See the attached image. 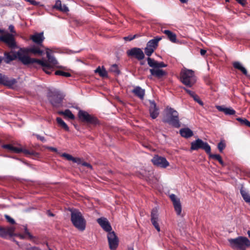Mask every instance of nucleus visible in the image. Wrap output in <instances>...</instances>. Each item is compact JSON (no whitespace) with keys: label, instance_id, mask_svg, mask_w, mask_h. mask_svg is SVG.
I'll list each match as a JSON object with an SVG mask.
<instances>
[{"label":"nucleus","instance_id":"obj_52","mask_svg":"<svg viewBox=\"0 0 250 250\" xmlns=\"http://www.w3.org/2000/svg\"><path fill=\"white\" fill-rule=\"evenodd\" d=\"M33 135H35L37 137L38 140H40L42 142H45L46 141V140L43 136H41L39 134H34Z\"/></svg>","mask_w":250,"mask_h":250},{"label":"nucleus","instance_id":"obj_16","mask_svg":"<svg viewBox=\"0 0 250 250\" xmlns=\"http://www.w3.org/2000/svg\"><path fill=\"white\" fill-rule=\"evenodd\" d=\"M169 198L172 202L174 209L177 215H180L182 211V206L180 199L177 198L176 196L174 194H170L169 195Z\"/></svg>","mask_w":250,"mask_h":250},{"label":"nucleus","instance_id":"obj_36","mask_svg":"<svg viewBox=\"0 0 250 250\" xmlns=\"http://www.w3.org/2000/svg\"><path fill=\"white\" fill-rule=\"evenodd\" d=\"M240 193L245 201L250 203V195L243 188L240 189Z\"/></svg>","mask_w":250,"mask_h":250},{"label":"nucleus","instance_id":"obj_44","mask_svg":"<svg viewBox=\"0 0 250 250\" xmlns=\"http://www.w3.org/2000/svg\"><path fill=\"white\" fill-rule=\"evenodd\" d=\"M62 156L68 161H71L73 162V160H75V157H73L72 155L65 153H63Z\"/></svg>","mask_w":250,"mask_h":250},{"label":"nucleus","instance_id":"obj_25","mask_svg":"<svg viewBox=\"0 0 250 250\" xmlns=\"http://www.w3.org/2000/svg\"><path fill=\"white\" fill-rule=\"evenodd\" d=\"M162 39V37H156L154 39L149 41L147 42L146 46L155 50L158 46L159 42L161 41Z\"/></svg>","mask_w":250,"mask_h":250},{"label":"nucleus","instance_id":"obj_18","mask_svg":"<svg viewBox=\"0 0 250 250\" xmlns=\"http://www.w3.org/2000/svg\"><path fill=\"white\" fill-rule=\"evenodd\" d=\"M30 39L37 45L40 46H43L42 42L44 40L43 33H36L30 36Z\"/></svg>","mask_w":250,"mask_h":250},{"label":"nucleus","instance_id":"obj_32","mask_svg":"<svg viewBox=\"0 0 250 250\" xmlns=\"http://www.w3.org/2000/svg\"><path fill=\"white\" fill-rule=\"evenodd\" d=\"M233 67L236 69L241 71L242 73L245 76L248 75V71L247 69L243 66L242 64L239 62H232Z\"/></svg>","mask_w":250,"mask_h":250},{"label":"nucleus","instance_id":"obj_20","mask_svg":"<svg viewBox=\"0 0 250 250\" xmlns=\"http://www.w3.org/2000/svg\"><path fill=\"white\" fill-rule=\"evenodd\" d=\"M147 63L148 65L152 68L160 69L161 68L166 67L167 65L164 62H158L154 59L150 57L147 58Z\"/></svg>","mask_w":250,"mask_h":250},{"label":"nucleus","instance_id":"obj_41","mask_svg":"<svg viewBox=\"0 0 250 250\" xmlns=\"http://www.w3.org/2000/svg\"><path fill=\"white\" fill-rule=\"evenodd\" d=\"M109 71L110 72H114L117 75L120 74V71L119 70L118 65L116 64H114L111 66Z\"/></svg>","mask_w":250,"mask_h":250},{"label":"nucleus","instance_id":"obj_63","mask_svg":"<svg viewBox=\"0 0 250 250\" xmlns=\"http://www.w3.org/2000/svg\"><path fill=\"white\" fill-rule=\"evenodd\" d=\"M3 60V57L0 56V64L1 63L2 61Z\"/></svg>","mask_w":250,"mask_h":250},{"label":"nucleus","instance_id":"obj_28","mask_svg":"<svg viewBox=\"0 0 250 250\" xmlns=\"http://www.w3.org/2000/svg\"><path fill=\"white\" fill-rule=\"evenodd\" d=\"M53 8L54 9H57L60 11L66 13L69 11L68 8L66 6V5L63 4V5L62 4L61 1L60 0H57L56 1L55 4L53 6Z\"/></svg>","mask_w":250,"mask_h":250},{"label":"nucleus","instance_id":"obj_24","mask_svg":"<svg viewBox=\"0 0 250 250\" xmlns=\"http://www.w3.org/2000/svg\"><path fill=\"white\" fill-rule=\"evenodd\" d=\"M158 108L154 102H150L149 107V113L150 117L153 119H156L159 115Z\"/></svg>","mask_w":250,"mask_h":250},{"label":"nucleus","instance_id":"obj_17","mask_svg":"<svg viewBox=\"0 0 250 250\" xmlns=\"http://www.w3.org/2000/svg\"><path fill=\"white\" fill-rule=\"evenodd\" d=\"M15 229L13 227L2 228L0 227V236L3 238H7V237H12L14 235Z\"/></svg>","mask_w":250,"mask_h":250},{"label":"nucleus","instance_id":"obj_39","mask_svg":"<svg viewBox=\"0 0 250 250\" xmlns=\"http://www.w3.org/2000/svg\"><path fill=\"white\" fill-rule=\"evenodd\" d=\"M236 120L240 123V125L250 127V122L247 119L238 117Z\"/></svg>","mask_w":250,"mask_h":250},{"label":"nucleus","instance_id":"obj_2","mask_svg":"<svg viewBox=\"0 0 250 250\" xmlns=\"http://www.w3.org/2000/svg\"><path fill=\"white\" fill-rule=\"evenodd\" d=\"M70 211L73 225L78 230L83 231L85 229L86 220L82 212L77 209H70Z\"/></svg>","mask_w":250,"mask_h":250},{"label":"nucleus","instance_id":"obj_6","mask_svg":"<svg viewBox=\"0 0 250 250\" xmlns=\"http://www.w3.org/2000/svg\"><path fill=\"white\" fill-rule=\"evenodd\" d=\"M29 65L35 68H38V65L42 66L43 71L47 74H50L54 67L49 64L45 60H39L34 58H32L31 63Z\"/></svg>","mask_w":250,"mask_h":250},{"label":"nucleus","instance_id":"obj_46","mask_svg":"<svg viewBox=\"0 0 250 250\" xmlns=\"http://www.w3.org/2000/svg\"><path fill=\"white\" fill-rule=\"evenodd\" d=\"M20 149L21 150L20 151V153H23L24 154L27 155H33L34 151H30L26 149H22L21 148H20Z\"/></svg>","mask_w":250,"mask_h":250},{"label":"nucleus","instance_id":"obj_57","mask_svg":"<svg viewBox=\"0 0 250 250\" xmlns=\"http://www.w3.org/2000/svg\"><path fill=\"white\" fill-rule=\"evenodd\" d=\"M73 162L76 163L78 164H82V160L80 158H75V160H73Z\"/></svg>","mask_w":250,"mask_h":250},{"label":"nucleus","instance_id":"obj_60","mask_svg":"<svg viewBox=\"0 0 250 250\" xmlns=\"http://www.w3.org/2000/svg\"><path fill=\"white\" fill-rule=\"evenodd\" d=\"M49 149L54 151V152H57V149L56 148H55V147H49Z\"/></svg>","mask_w":250,"mask_h":250},{"label":"nucleus","instance_id":"obj_55","mask_svg":"<svg viewBox=\"0 0 250 250\" xmlns=\"http://www.w3.org/2000/svg\"><path fill=\"white\" fill-rule=\"evenodd\" d=\"M16 235H14V236H18L21 239H23L26 238V236L24 234H16Z\"/></svg>","mask_w":250,"mask_h":250},{"label":"nucleus","instance_id":"obj_62","mask_svg":"<svg viewBox=\"0 0 250 250\" xmlns=\"http://www.w3.org/2000/svg\"><path fill=\"white\" fill-rule=\"evenodd\" d=\"M127 250H134V249H133V247H128V248Z\"/></svg>","mask_w":250,"mask_h":250},{"label":"nucleus","instance_id":"obj_11","mask_svg":"<svg viewBox=\"0 0 250 250\" xmlns=\"http://www.w3.org/2000/svg\"><path fill=\"white\" fill-rule=\"evenodd\" d=\"M43 47V46H40L38 45H34L30 47L21 48V51L24 55L28 56L29 53H31L35 56H41L43 54L44 52L41 49V47Z\"/></svg>","mask_w":250,"mask_h":250},{"label":"nucleus","instance_id":"obj_47","mask_svg":"<svg viewBox=\"0 0 250 250\" xmlns=\"http://www.w3.org/2000/svg\"><path fill=\"white\" fill-rule=\"evenodd\" d=\"M4 217L5 219H6L7 221L9 222L10 224L14 225L16 224V222L14 219L11 218L10 216L8 215L5 214L4 215Z\"/></svg>","mask_w":250,"mask_h":250},{"label":"nucleus","instance_id":"obj_22","mask_svg":"<svg viewBox=\"0 0 250 250\" xmlns=\"http://www.w3.org/2000/svg\"><path fill=\"white\" fill-rule=\"evenodd\" d=\"M151 76H153L158 79H162L167 75V73L165 70L158 68H152L149 70Z\"/></svg>","mask_w":250,"mask_h":250},{"label":"nucleus","instance_id":"obj_59","mask_svg":"<svg viewBox=\"0 0 250 250\" xmlns=\"http://www.w3.org/2000/svg\"><path fill=\"white\" fill-rule=\"evenodd\" d=\"M200 54L202 55V56H204L206 53H207V51L205 49H201L200 50Z\"/></svg>","mask_w":250,"mask_h":250},{"label":"nucleus","instance_id":"obj_56","mask_svg":"<svg viewBox=\"0 0 250 250\" xmlns=\"http://www.w3.org/2000/svg\"><path fill=\"white\" fill-rule=\"evenodd\" d=\"M82 165L83 166H85V167H88V168H92V166H91V165L90 164H89V163H87V162H83V163H82Z\"/></svg>","mask_w":250,"mask_h":250},{"label":"nucleus","instance_id":"obj_31","mask_svg":"<svg viewBox=\"0 0 250 250\" xmlns=\"http://www.w3.org/2000/svg\"><path fill=\"white\" fill-rule=\"evenodd\" d=\"M46 49L47 50L46 53V57L47 58V61H46V62L49 64H50L51 66L55 67L58 63L57 61L53 56L51 55L50 54L49 52V49L48 48H46Z\"/></svg>","mask_w":250,"mask_h":250},{"label":"nucleus","instance_id":"obj_7","mask_svg":"<svg viewBox=\"0 0 250 250\" xmlns=\"http://www.w3.org/2000/svg\"><path fill=\"white\" fill-rule=\"evenodd\" d=\"M78 115L79 119L82 122L93 125H96L99 124L98 119L94 115L89 114L86 111L80 110Z\"/></svg>","mask_w":250,"mask_h":250},{"label":"nucleus","instance_id":"obj_13","mask_svg":"<svg viewBox=\"0 0 250 250\" xmlns=\"http://www.w3.org/2000/svg\"><path fill=\"white\" fill-rule=\"evenodd\" d=\"M127 55L130 57H134L138 61H141L145 58V54L143 50L138 47H133L126 52Z\"/></svg>","mask_w":250,"mask_h":250},{"label":"nucleus","instance_id":"obj_19","mask_svg":"<svg viewBox=\"0 0 250 250\" xmlns=\"http://www.w3.org/2000/svg\"><path fill=\"white\" fill-rule=\"evenodd\" d=\"M158 211L156 208H153L151 210V221L156 229V230L159 232L160 231V228L159 227V224L158 223Z\"/></svg>","mask_w":250,"mask_h":250},{"label":"nucleus","instance_id":"obj_64","mask_svg":"<svg viewBox=\"0 0 250 250\" xmlns=\"http://www.w3.org/2000/svg\"><path fill=\"white\" fill-rule=\"evenodd\" d=\"M247 234H248L249 237L250 238V230L248 231Z\"/></svg>","mask_w":250,"mask_h":250},{"label":"nucleus","instance_id":"obj_51","mask_svg":"<svg viewBox=\"0 0 250 250\" xmlns=\"http://www.w3.org/2000/svg\"><path fill=\"white\" fill-rule=\"evenodd\" d=\"M183 89L187 93H188L191 97H192L195 94V92L191 91V90H190L189 89H188L186 87H183Z\"/></svg>","mask_w":250,"mask_h":250},{"label":"nucleus","instance_id":"obj_49","mask_svg":"<svg viewBox=\"0 0 250 250\" xmlns=\"http://www.w3.org/2000/svg\"><path fill=\"white\" fill-rule=\"evenodd\" d=\"M137 36V35H134V36H128L127 37H125L124 38V39L125 41H131L133 40V39H135L136 37Z\"/></svg>","mask_w":250,"mask_h":250},{"label":"nucleus","instance_id":"obj_53","mask_svg":"<svg viewBox=\"0 0 250 250\" xmlns=\"http://www.w3.org/2000/svg\"><path fill=\"white\" fill-rule=\"evenodd\" d=\"M242 6H245L247 3L246 0H235Z\"/></svg>","mask_w":250,"mask_h":250},{"label":"nucleus","instance_id":"obj_35","mask_svg":"<svg viewBox=\"0 0 250 250\" xmlns=\"http://www.w3.org/2000/svg\"><path fill=\"white\" fill-rule=\"evenodd\" d=\"M56 121L58 125L64 130L66 131H69V127L67 125V124L62 120V119L60 117H57L56 119Z\"/></svg>","mask_w":250,"mask_h":250},{"label":"nucleus","instance_id":"obj_30","mask_svg":"<svg viewBox=\"0 0 250 250\" xmlns=\"http://www.w3.org/2000/svg\"><path fill=\"white\" fill-rule=\"evenodd\" d=\"M1 147L9 152L16 153H20V151H21L20 148L14 146L11 144H3L2 145Z\"/></svg>","mask_w":250,"mask_h":250},{"label":"nucleus","instance_id":"obj_27","mask_svg":"<svg viewBox=\"0 0 250 250\" xmlns=\"http://www.w3.org/2000/svg\"><path fill=\"white\" fill-rule=\"evenodd\" d=\"M179 133L181 136L185 138H189L193 135V131L188 127L181 128Z\"/></svg>","mask_w":250,"mask_h":250},{"label":"nucleus","instance_id":"obj_37","mask_svg":"<svg viewBox=\"0 0 250 250\" xmlns=\"http://www.w3.org/2000/svg\"><path fill=\"white\" fill-rule=\"evenodd\" d=\"M95 72L96 73H98L99 75L102 77H107V72L104 67H103L102 69H101L100 66H99L95 70Z\"/></svg>","mask_w":250,"mask_h":250},{"label":"nucleus","instance_id":"obj_29","mask_svg":"<svg viewBox=\"0 0 250 250\" xmlns=\"http://www.w3.org/2000/svg\"><path fill=\"white\" fill-rule=\"evenodd\" d=\"M132 92L134 94L135 96L139 98L140 99H144L145 94V91L140 86L135 87L132 91Z\"/></svg>","mask_w":250,"mask_h":250},{"label":"nucleus","instance_id":"obj_15","mask_svg":"<svg viewBox=\"0 0 250 250\" xmlns=\"http://www.w3.org/2000/svg\"><path fill=\"white\" fill-rule=\"evenodd\" d=\"M63 99L61 94L57 92H51L49 96V100L53 106H58Z\"/></svg>","mask_w":250,"mask_h":250},{"label":"nucleus","instance_id":"obj_45","mask_svg":"<svg viewBox=\"0 0 250 250\" xmlns=\"http://www.w3.org/2000/svg\"><path fill=\"white\" fill-rule=\"evenodd\" d=\"M194 100L198 103L200 105L203 106L204 105L203 102L201 100L199 97L197 95L195 94L194 96L192 97Z\"/></svg>","mask_w":250,"mask_h":250},{"label":"nucleus","instance_id":"obj_50","mask_svg":"<svg viewBox=\"0 0 250 250\" xmlns=\"http://www.w3.org/2000/svg\"><path fill=\"white\" fill-rule=\"evenodd\" d=\"M30 3L34 6H43V4H41L40 2L36 1L35 0H30Z\"/></svg>","mask_w":250,"mask_h":250},{"label":"nucleus","instance_id":"obj_10","mask_svg":"<svg viewBox=\"0 0 250 250\" xmlns=\"http://www.w3.org/2000/svg\"><path fill=\"white\" fill-rule=\"evenodd\" d=\"M0 42L4 43L10 48L13 49L17 47L14 35L7 33L0 36Z\"/></svg>","mask_w":250,"mask_h":250},{"label":"nucleus","instance_id":"obj_8","mask_svg":"<svg viewBox=\"0 0 250 250\" xmlns=\"http://www.w3.org/2000/svg\"><path fill=\"white\" fill-rule=\"evenodd\" d=\"M78 115L79 119L82 122L93 125H96L99 124L98 119L94 115L89 114L86 111L80 110Z\"/></svg>","mask_w":250,"mask_h":250},{"label":"nucleus","instance_id":"obj_34","mask_svg":"<svg viewBox=\"0 0 250 250\" xmlns=\"http://www.w3.org/2000/svg\"><path fill=\"white\" fill-rule=\"evenodd\" d=\"M209 156V158L212 159L213 160H215L219 162V163L221 165L222 167L225 166V164L222 160V158L220 155L219 154H213L211 153L210 151V153L208 154Z\"/></svg>","mask_w":250,"mask_h":250},{"label":"nucleus","instance_id":"obj_33","mask_svg":"<svg viewBox=\"0 0 250 250\" xmlns=\"http://www.w3.org/2000/svg\"><path fill=\"white\" fill-rule=\"evenodd\" d=\"M163 32L167 36L168 40L172 42H176V35L168 30H165Z\"/></svg>","mask_w":250,"mask_h":250},{"label":"nucleus","instance_id":"obj_43","mask_svg":"<svg viewBox=\"0 0 250 250\" xmlns=\"http://www.w3.org/2000/svg\"><path fill=\"white\" fill-rule=\"evenodd\" d=\"M145 54L148 56V57H150V56L152 54V53L154 52L155 50L153 48H149L146 46L145 49Z\"/></svg>","mask_w":250,"mask_h":250},{"label":"nucleus","instance_id":"obj_40","mask_svg":"<svg viewBox=\"0 0 250 250\" xmlns=\"http://www.w3.org/2000/svg\"><path fill=\"white\" fill-rule=\"evenodd\" d=\"M55 75L62 76L64 77H69L71 76L69 72H64L62 70H58L55 72Z\"/></svg>","mask_w":250,"mask_h":250},{"label":"nucleus","instance_id":"obj_14","mask_svg":"<svg viewBox=\"0 0 250 250\" xmlns=\"http://www.w3.org/2000/svg\"><path fill=\"white\" fill-rule=\"evenodd\" d=\"M153 164L161 168H166L169 165V162L167 160L166 158L158 155H155L151 160Z\"/></svg>","mask_w":250,"mask_h":250},{"label":"nucleus","instance_id":"obj_4","mask_svg":"<svg viewBox=\"0 0 250 250\" xmlns=\"http://www.w3.org/2000/svg\"><path fill=\"white\" fill-rule=\"evenodd\" d=\"M230 247L233 250H246V248L250 247V241L244 236H238L235 238L228 239Z\"/></svg>","mask_w":250,"mask_h":250},{"label":"nucleus","instance_id":"obj_26","mask_svg":"<svg viewBox=\"0 0 250 250\" xmlns=\"http://www.w3.org/2000/svg\"><path fill=\"white\" fill-rule=\"evenodd\" d=\"M216 109L219 111L223 112L227 115H232L236 113L235 110L231 107H225L223 106L217 105L216 106Z\"/></svg>","mask_w":250,"mask_h":250},{"label":"nucleus","instance_id":"obj_61","mask_svg":"<svg viewBox=\"0 0 250 250\" xmlns=\"http://www.w3.org/2000/svg\"><path fill=\"white\" fill-rule=\"evenodd\" d=\"M181 2L183 3H187L188 1V0H179Z\"/></svg>","mask_w":250,"mask_h":250},{"label":"nucleus","instance_id":"obj_54","mask_svg":"<svg viewBox=\"0 0 250 250\" xmlns=\"http://www.w3.org/2000/svg\"><path fill=\"white\" fill-rule=\"evenodd\" d=\"M8 29L12 33H16L14 26L13 25H10L8 27Z\"/></svg>","mask_w":250,"mask_h":250},{"label":"nucleus","instance_id":"obj_5","mask_svg":"<svg viewBox=\"0 0 250 250\" xmlns=\"http://www.w3.org/2000/svg\"><path fill=\"white\" fill-rule=\"evenodd\" d=\"M167 112L163 119V122L169 125L179 128L181 126L178 112L171 107L167 109Z\"/></svg>","mask_w":250,"mask_h":250},{"label":"nucleus","instance_id":"obj_48","mask_svg":"<svg viewBox=\"0 0 250 250\" xmlns=\"http://www.w3.org/2000/svg\"><path fill=\"white\" fill-rule=\"evenodd\" d=\"M26 236H28L29 239H32L33 238V236L31 234V233L29 232L27 227L24 228V234Z\"/></svg>","mask_w":250,"mask_h":250},{"label":"nucleus","instance_id":"obj_21","mask_svg":"<svg viewBox=\"0 0 250 250\" xmlns=\"http://www.w3.org/2000/svg\"><path fill=\"white\" fill-rule=\"evenodd\" d=\"M17 81L15 79H9L8 77L3 76L0 73V84L11 87L15 84Z\"/></svg>","mask_w":250,"mask_h":250},{"label":"nucleus","instance_id":"obj_1","mask_svg":"<svg viewBox=\"0 0 250 250\" xmlns=\"http://www.w3.org/2000/svg\"><path fill=\"white\" fill-rule=\"evenodd\" d=\"M17 59H18L24 65H29L32 59L28 56L23 54L21 48L17 52L11 50L10 52L5 51L4 52L3 60L5 63H9L11 62L16 60Z\"/></svg>","mask_w":250,"mask_h":250},{"label":"nucleus","instance_id":"obj_23","mask_svg":"<svg viewBox=\"0 0 250 250\" xmlns=\"http://www.w3.org/2000/svg\"><path fill=\"white\" fill-rule=\"evenodd\" d=\"M97 222L99 224L101 227L106 231L111 232L112 229L111 226H110L109 222L105 218H100L97 219Z\"/></svg>","mask_w":250,"mask_h":250},{"label":"nucleus","instance_id":"obj_9","mask_svg":"<svg viewBox=\"0 0 250 250\" xmlns=\"http://www.w3.org/2000/svg\"><path fill=\"white\" fill-rule=\"evenodd\" d=\"M199 149H203L208 154L211 151L210 146L200 139H197L191 143V150H197Z\"/></svg>","mask_w":250,"mask_h":250},{"label":"nucleus","instance_id":"obj_58","mask_svg":"<svg viewBox=\"0 0 250 250\" xmlns=\"http://www.w3.org/2000/svg\"><path fill=\"white\" fill-rule=\"evenodd\" d=\"M26 250H41L38 249L37 247H29V248H27Z\"/></svg>","mask_w":250,"mask_h":250},{"label":"nucleus","instance_id":"obj_38","mask_svg":"<svg viewBox=\"0 0 250 250\" xmlns=\"http://www.w3.org/2000/svg\"><path fill=\"white\" fill-rule=\"evenodd\" d=\"M59 113L61 115H63L64 116L68 117L71 120H74L75 119L74 115L69 109H66L64 111H60Z\"/></svg>","mask_w":250,"mask_h":250},{"label":"nucleus","instance_id":"obj_3","mask_svg":"<svg viewBox=\"0 0 250 250\" xmlns=\"http://www.w3.org/2000/svg\"><path fill=\"white\" fill-rule=\"evenodd\" d=\"M180 81L186 87H191L196 82V77L194 72L190 69L182 70L180 74Z\"/></svg>","mask_w":250,"mask_h":250},{"label":"nucleus","instance_id":"obj_12","mask_svg":"<svg viewBox=\"0 0 250 250\" xmlns=\"http://www.w3.org/2000/svg\"><path fill=\"white\" fill-rule=\"evenodd\" d=\"M109 249L115 250L119 245V239L114 231L109 232L107 235Z\"/></svg>","mask_w":250,"mask_h":250},{"label":"nucleus","instance_id":"obj_42","mask_svg":"<svg viewBox=\"0 0 250 250\" xmlns=\"http://www.w3.org/2000/svg\"><path fill=\"white\" fill-rule=\"evenodd\" d=\"M226 145L225 140H221L217 145V148L220 152L222 153L225 148Z\"/></svg>","mask_w":250,"mask_h":250}]
</instances>
